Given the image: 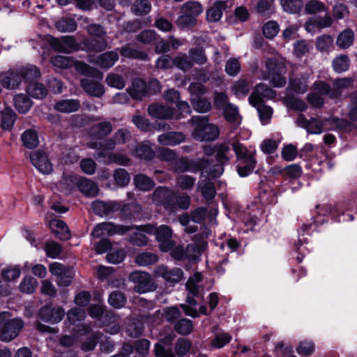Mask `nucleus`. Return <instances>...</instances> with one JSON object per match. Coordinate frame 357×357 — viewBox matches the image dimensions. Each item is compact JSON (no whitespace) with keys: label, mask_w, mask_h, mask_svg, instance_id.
<instances>
[{"label":"nucleus","mask_w":357,"mask_h":357,"mask_svg":"<svg viewBox=\"0 0 357 357\" xmlns=\"http://www.w3.org/2000/svg\"><path fill=\"white\" fill-rule=\"evenodd\" d=\"M24 146L27 149H33L39 144L37 132L31 129L26 130L21 137Z\"/></svg>","instance_id":"ea45409f"},{"label":"nucleus","mask_w":357,"mask_h":357,"mask_svg":"<svg viewBox=\"0 0 357 357\" xmlns=\"http://www.w3.org/2000/svg\"><path fill=\"white\" fill-rule=\"evenodd\" d=\"M185 135L181 132H167L158 136V142L163 146H174L184 142Z\"/></svg>","instance_id":"b1692460"},{"label":"nucleus","mask_w":357,"mask_h":357,"mask_svg":"<svg viewBox=\"0 0 357 357\" xmlns=\"http://www.w3.org/2000/svg\"><path fill=\"white\" fill-rule=\"evenodd\" d=\"M191 103L192 104L194 109L201 113L207 112L211 109V102L205 98H192L191 99Z\"/></svg>","instance_id":"4d7b16f0"},{"label":"nucleus","mask_w":357,"mask_h":357,"mask_svg":"<svg viewBox=\"0 0 357 357\" xmlns=\"http://www.w3.org/2000/svg\"><path fill=\"white\" fill-rule=\"evenodd\" d=\"M73 66L75 67V69L77 71V73H80L81 75L87 76V78L91 77L97 78L99 79H102V75L99 70L82 61L74 60V64Z\"/></svg>","instance_id":"c756f323"},{"label":"nucleus","mask_w":357,"mask_h":357,"mask_svg":"<svg viewBox=\"0 0 357 357\" xmlns=\"http://www.w3.org/2000/svg\"><path fill=\"white\" fill-rule=\"evenodd\" d=\"M279 30L278 22L273 20L267 22L262 28L264 36L269 39L273 38L278 34Z\"/></svg>","instance_id":"e2e57ef3"},{"label":"nucleus","mask_w":357,"mask_h":357,"mask_svg":"<svg viewBox=\"0 0 357 357\" xmlns=\"http://www.w3.org/2000/svg\"><path fill=\"white\" fill-rule=\"evenodd\" d=\"M136 188L142 191H150L155 186L154 181L149 176L139 174L134 177Z\"/></svg>","instance_id":"f704fd0d"},{"label":"nucleus","mask_w":357,"mask_h":357,"mask_svg":"<svg viewBox=\"0 0 357 357\" xmlns=\"http://www.w3.org/2000/svg\"><path fill=\"white\" fill-rule=\"evenodd\" d=\"M230 144L236 154L237 160L239 162L254 160V153L248 150V149L240 142V141L234 138L230 141Z\"/></svg>","instance_id":"4be33fe9"},{"label":"nucleus","mask_w":357,"mask_h":357,"mask_svg":"<svg viewBox=\"0 0 357 357\" xmlns=\"http://www.w3.org/2000/svg\"><path fill=\"white\" fill-rule=\"evenodd\" d=\"M143 324L139 321L130 320L126 326V332L130 337H137L142 335Z\"/></svg>","instance_id":"de8ad7c7"},{"label":"nucleus","mask_w":357,"mask_h":357,"mask_svg":"<svg viewBox=\"0 0 357 357\" xmlns=\"http://www.w3.org/2000/svg\"><path fill=\"white\" fill-rule=\"evenodd\" d=\"M113 176L116 183L121 187L127 185L130 180L129 174L124 169H116Z\"/></svg>","instance_id":"69168bd1"},{"label":"nucleus","mask_w":357,"mask_h":357,"mask_svg":"<svg viewBox=\"0 0 357 357\" xmlns=\"http://www.w3.org/2000/svg\"><path fill=\"white\" fill-rule=\"evenodd\" d=\"M296 124L303 128H305L309 133L311 134H320L323 131L324 125H328L319 120L318 118H311L310 120L307 119L303 114H299L296 120Z\"/></svg>","instance_id":"4468645a"},{"label":"nucleus","mask_w":357,"mask_h":357,"mask_svg":"<svg viewBox=\"0 0 357 357\" xmlns=\"http://www.w3.org/2000/svg\"><path fill=\"white\" fill-rule=\"evenodd\" d=\"M201 234H198L193 236L192 240L195 241L194 243L189 244L185 249L186 257L190 260H195L206 249L207 243L201 240Z\"/></svg>","instance_id":"dca6fc26"},{"label":"nucleus","mask_w":357,"mask_h":357,"mask_svg":"<svg viewBox=\"0 0 357 357\" xmlns=\"http://www.w3.org/2000/svg\"><path fill=\"white\" fill-rule=\"evenodd\" d=\"M189 57L192 61V66L197 64L203 66L208 61L204 49L202 47H195L190 48L188 52Z\"/></svg>","instance_id":"2f4dec72"},{"label":"nucleus","mask_w":357,"mask_h":357,"mask_svg":"<svg viewBox=\"0 0 357 357\" xmlns=\"http://www.w3.org/2000/svg\"><path fill=\"white\" fill-rule=\"evenodd\" d=\"M147 112L151 116L160 119H178L181 118L180 114H175L174 108L158 103L151 104L148 107Z\"/></svg>","instance_id":"9d476101"},{"label":"nucleus","mask_w":357,"mask_h":357,"mask_svg":"<svg viewBox=\"0 0 357 357\" xmlns=\"http://www.w3.org/2000/svg\"><path fill=\"white\" fill-rule=\"evenodd\" d=\"M193 323L191 320L183 318L174 324V329L181 335H188L192 332Z\"/></svg>","instance_id":"c03bdc74"},{"label":"nucleus","mask_w":357,"mask_h":357,"mask_svg":"<svg viewBox=\"0 0 357 357\" xmlns=\"http://www.w3.org/2000/svg\"><path fill=\"white\" fill-rule=\"evenodd\" d=\"M29 159L32 165L43 174H50L52 171V165L46 153L40 150L30 153Z\"/></svg>","instance_id":"ddd939ff"},{"label":"nucleus","mask_w":357,"mask_h":357,"mask_svg":"<svg viewBox=\"0 0 357 357\" xmlns=\"http://www.w3.org/2000/svg\"><path fill=\"white\" fill-rule=\"evenodd\" d=\"M229 142H222L216 144V154L215 159L218 162L217 164L211 165V167L207 170V174L211 178H216L220 176L224 172V165L229 162L230 160L229 153L230 147Z\"/></svg>","instance_id":"7ed1b4c3"},{"label":"nucleus","mask_w":357,"mask_h":357,"mask_svg":"<svg viewBox=\"0 0 357 357\" xmlns=\"http://www.w3.org/2000/svg\"><path fill=\"white\" fill-rule=\"evenodd\" d=\"M354 79L350 77L335 79L332 83L333 92L331 99L338 100L342 96V91L351 86Z\"/></svg>","instance_id":"5701e85b"},{"label":"nucleus","mask_w":357,"mask_h":357,"mask_svg":"<svg viewBox=\"0 0 357 357\" xmlns=\"http://www.w3.org/2000/svg\"><path fill=\"white\" fill-rule=\"evenodd\" d=\"M130 96L136 100H141L148 93L146 82L141 79H135L127 89Z\"/></svg>","instance_id":"bb28decb"},{"label":"nucleus","mask_w":357,"mask_h":357,"mask_svg":"<svg viewBox=\"0 0 357 357\" xmlns=\"http://www.w3.org/2000/svg\"><path fill=\"white\" fill-rule=\"evenodd\" d=\"M79 107V101L75 99L62 100L57 102L54 106L55 110L63 113H70L77 111Z\"/></svg>","instance_id":"7c9ffc66"},{"label":"nucleus","mask_w":357,"mask_h":357,"mask_svg":"<svg viewBox=\"0 0 357 357\" xmlns=\"http://www.w3.org/2000/svg\"><path fill=\"white\" fill-rule=\"evenodd\" d=\"M1 83L2 86L8 89H15L21 83L22 77L18 73V69L10 70L1 74Z\"/></svg>","instance_id":"a211bd4d"},{"label":"nucleus","mask_w":357,"mask_h":357,"mask_svg":"<svg viewBox=\"0 0 357 357\" xmlns=\"http://www.w3.org/2000/svg\"><path fill=\"white\" fill-rule=\"evenodd\" d=\"M349 66V59L347 55L341 54L333 61V67L335 72L342 73L346 71Z\"/></svg>","instance_id":"13d9d810"},{"label":"nucleus","mask_w":357,"mask_h":357,"mask_svg":"<svg viewBox=\"0 0 357 357\" xmlns=\"http://www.w3.org/2000/svg\"><path fill=\"white\" fill-rule=\"evenodd\" d=\"M16 114L9 109L5 108L1 112V126L3 129L10 130L15 121Z\"/></svg>","instance_id":"5fc2aeb1"},{"label":"nucleus","mask_w":357,"mask_h":357,"mask_svg":"<svg viewBox=\"0 0 357 357\" xmlns=\"http://www.w3.org/2000/svg\"><path fill=\"white\" fill-rule=\"evenodd\" d=\"M325 123H328L329 127L327 130H345L350 126V122L344 119L337 117H331L325 119Z\"/></svg>","instance_id":"6e6d98bb"},{"label":"nucleus","mask_w":357,"mask_h":357,"mask_svg":"<svg viewBox=\"0 0 357 357\" xmlns=\"http://www.w3.org/2000/svg\"><path fill=\"white\" fill-rule=\"evenodd\" d=\"M18 73L20 74L22 79H24L25 82H29V83L34 82V80L40 76L39 69L35 66L18 68Z\"/></svg>","instance_id":"72a5a7b5"},{"label":"nucleus","mask_w":357,"mask_h":357,"mask_svg":"<svg viewBox=\"0 0 357 357\" xmlns=\"http://www.w3.org/2000/svg\"><path fill=\"white\" fill-rule=\"evenodd\" d=\"M14 104L16 109L25 113L29 111L32 105V102L29 97L24 94H18L14 97Z\"/></svg>","instance_id":"a18cd8bd"},{"label":"nucleus","mask_w":357,"mask_h":357,"mask_svg":"<svg viewBox=\"0 0 357 357\" xmlns=\"http://www.w3.org/2000/svg\"><path fill=\"white\" fill-rule=\"evenodd\" d=\"M249 82L243 79H240L235 82L231 86V91L238 97L245 96L250 91Z\"/></svg>","instance_id":"8fccbe9b"},{"label":"nucleus","mask_w":357,"mask_h":357,"mask_svg":"<svg viewBox=\"0 0 357 357\" xmlns=\"http://www.w3.org/2000/svg\"><path fill=\"white\" fill-rule=\"evenodd\" d=\"M312 90L321 96H328L331 98L333 92L332 86L324 81L315 82L312 85Z\"/></svg>","instance_id":"680f3d73"},{"label":"nucleus","mask_w":357,"mask_h":357,"mask_svg":"<svg viewBox=\"0 0 357 357\" xmlns=\"http://www.w3.org/2000/svg\"><path fill=\"white\" fill-rule=\"evenodd\" d=\"M119 59V54L116 52H107L99 55L95 59H90L91 63H95L102 68H109L112 67Z\"/></svg>","instance_id":"393cba45"},{"label":"nucleus","mask_w":357,"mask_h":357,"mask_svg":"<svg viewBox=\"0 0 357 357\" xmlns=\"http://www.w3.org/2000/svg\"><path fill=\"white\" fill-rule=\"evenodd\" d=\"M51 63L56 67L66 69L73 66L74 59L69 56L56 55L52 57Z\"/></svg>","instance_id":"052dcab7"},{"label":"nucleus","mask_w":357,"mask_h":357,"mask_svg":"<svg viewBox=\"0 0 357 357\" xmlns=\"http://www.w3.org/2000/svg\"><path fill=\"white\" fill-rule=\"evenodd\" d=\"M57 30L61 32H72L77 29V22L69 17H63L55 23Z\"/></svg>","instance_id":"49530a36"},{"label":"nucleus","mask_w":357,"mask_h":357,"mask_svg":"<svg viewBox=\"0 0 357 357\" xmlns=\"http://www.w3.org/2000/svg\"><path fill=\"white\" fill-rule=\"evenodd\" d=\"M155 235L159 242V248L162 252H168L176 245V242L172 238V230L167 225H161L156 228Z\"/></svg>","instance_id":"1a4fd4ad"},{"label":"nucleus","mask_w":357,"mask_h":357,"mask_svg":"<svg viewBox=\"0 0 357 357\" xmlns=\"http://www.w3.org/2000/svg\"><path fill=\"white\" fill-rule=\"evenodd\" d=\"M113 130L112 124L109 121H101L92 126L89 130V135L96 139H102Z\"/></svg>","instance_id":"f3484780"},{"label":"nucleus","mask_w":357,"mask_h":357,"mask_svg":"<svg viewBox=\"0 0 357 357\" xmlns=\"http://www.w3.org/2000/svg\"><path fill=\"white\" fill-rule=\"evenodd\" d=\"M153 273L156 277H161L169 283L178 282L181 280L183 275V272L181 268H169L165 265H159L155 267Z\"/></svg>","instance_id":"9b49d317"},{"label":"nucleus","mask_w":357,"mask_h":357,"mask_svg":"<svg viewBox=\"0 0 357 357\" xmlns=\"http://www.w3.org/2000/svg\"><path fill=\"white\" fill-rule=\"evenodd\" d=\"M266 66L268 70L267 77L264 79H268L275 87H282L286 84V78L282 73L285 71L284 63L279 62L275 59H268L266 61Z\"/></svg>","instance_id":"423d86ee"},{"label":"nucleus","mask_w":357,"mask_h":357,"mask_svg":"<svg viewBox=\"0 0 357 357\" xmlns=\"http://www.w3.org/2000/svg\"><path fill=\"white\" fill-rule=\"evenodd\" d=\"M65 311L60 306H55L52 304L43 306L38 312L41 320L50 324H55L61 321L63 318Z\"/></svg>","instance_id":"6e6552de"},{"label":"nucleus","mask_w":357,"mask_h":357,"mask_svg":"<svg viewBox=\"0 0 357 357\" xmlns=\"http://www.w3.org/2000/svg\"><path fill=\"white\" fill-rule=\"evenodd\" d=\"M182 12L196 17L203 11L202 6L197 1H189L184 3L181 7Z\"/></svg>","instance_id":"864d4df0"},{"label":"nucleus","mask_w":357,"mask_h":357,"mask_svg":"<svg viewBox=\"0 0 357 357\" xmlns=\"http://www.w3.org/2000/svg\"><path fill=\"white\" fill-rule=\"evenodd\" d=\"M50 227L56 238L62 241L68 240L70 233L67 225L61 220H52L50 222Z\"/></svg>","instance_id":"cd10ccee"},{"label":"nucleus","mask_w":357,"mask_h":357,"mask_svg":"<svg viewBox=\"0 0 357 357\" xmlns=\"http://www.w3.org/2000/svg\"><path fill=\"white\" fill-rule=\"evenodd\" d=\"M196 178L192 176L182 174L176 178L177 186L182 190H190L195 184Z\"/></svg>","instance_id":"09e8293b"},{"label":"nucleus","mask_w":357,"mask_h":357,"mask_svg":"<svg viewBox=\"0 0 357 357\" xmlns=\"http://www.w3.org/2000/svg\"><path fill=\"white\" fill-rule=\"evenodd\" d=\"M24 324L21 319H10L8 312L0 313V340L10 342L15 339L23 328Z\"/></svg>","instance_id":"f03ea898"},{"label":"nucleus","mask_w":357,"mask_h":357,"mask_svg":"<svg viewBox=\"0 0 357 357\" xmlns=\"http://www.w3.org/2000/svg\"><path fill=\"white\" fill-rule=\"evenodd\" d=\"M191 121L195 126L192 137L197 140L214 141L219 137V128L217 126L209 123L206 116H193Z\"/></svg>","instance_id":"f257e3e1"},{"label":"nucleus","mask_w":357,"mask_h":357,"mask_svg":"<svg viewBox=\"0 0 357 357\" xmlns=\"http://www.w3.org/2000/svg\"><path fill=\"white\" fill-rule=\"evenodd\" d=\"M284 11L290 14L299 13L303 7V0H280Z\"/></svg>","instance_id":"4c0bfd02"},{"label":"nucleus","mask_w":357,"mask_h":357,"mask_svg":"<svg viewBox=\"0 0 357 357\" xmlns=\"http://www.w3.org/2000/svg\"><path fill=\"white\" fill-rule=\"evenodd\" d=\"M192 343L190 340L186 338H178L174 344V354L176 356L182 357L185 356L190 350Z\"/></svg>","instance_id":"37998d69"},{"label":"nucleus","mask_w":357,"mask_h":357,"mask_svg":"<svg viewBox=\"0 0 357 357\" xmlns=\"http://www.w3.org/2000/svg\"><path fill=\"white\" fill-rule=\"evenodd\" d=\"M38 285L37 280L31 276L25 277L22 281L20 289L22 292L31 294L33 293Z\"/></svg>","instance_id":"774afa93"},{"label":"nucleus","mask_w":357,"mask_h":357,"mask_svg":"<svg viewBox=\"0 0 357 357\" xmlns=\"http://www.w3.org/2000/svg\"><path fill=\"white\" fill-rule=\"evenodd\" d=\"M275 91L266 84L260 83L255 86L254 91L249 97V102L253 106L260 104L264 98L273 99L275 97Z\"/></svg>","instance_id":"f8f14e48"},{"label":"nucleus","mask_w":357,"mask_h":357,"mask_svg":"<svg viewBox=\"0 0 357 357\" xmlns=\"http://www.w3.org/2000/svg\"><path fill=\"white\" fill-rule=\"evenodd\" d=\"M26 91L33 98L41 99L47 94V89L41 83L34 82L29 84Z\"/></svg>","instance_id":"58836bf2"},{"label":"nucleus","mask_w":357,"mask_h":357,"mask_svg":"<svg viewBox=\"0 0 357 357\" xmlns=\"http://www.w3.org/2000/svg\"><path fill=\"white\" fill-rule=\"evenodd\" d=\"M188 172H197L200 170H207L211 167L213 160L208 158H198L197 160H188Z\"/></svg>","instance_id":"473e14b6"},{"label":"nucleus","mask_w":357,"mask_h":357,"mask_svg":"<svg viewBox=\"0 0 357 357\" xmlns=\"http://www.w3.org/2000/svg\"><path fill=\"white\" fill-rule=\"evenodd\" d=\"M176 193L168 187H158L152 194V200L157 205L164 207L169 213L176 211Z\"/></svg>","instance_id":"20e7f679"},{"label":"nucleus","mask_w":357,"mask_h":357,"mask_svg":"<svg viewBox=\"0 0 357 357\" xmlns=\"http://www.w3.org/2000/svg\"><path fill=\"white\" fill-rule=\"evenodd\" d=\"M227 7V1H216L211 7L206 10V20L209 22H218L222 16V12Z\"/></svg>","instance_id":"aec40b11"},{"label":"nucleus","mask_w":357,"mask_h":357,"mask_svg":"<svg viewBox=\"0 0 357 357\" xmlns=\"http://www.w3.org/2000/svg\"><path fill=\"white\" fill-rule=\"evenodd\" d=\"M310 75L304 73L299 77H291L288 88L296 93H304L308 89V79Z\"/></svg>","instance_id":"412c9836"},{"label":"nucleus","mask_w":357,"mask_h":357,"mask_svg":"<svg viewBox=\"0 0 357 357\" xmlns=\"http://www.w3.org/2000/svg\"><path fill=\"white\" fill-rule=\"evenodd\" d=\"M128 280L135 284L133 290L139 294L153 291L157 288L151 275L145 271H132L129 274Z\"/></svg>","instance_id":"39448f33"},{"label":"nucleus","mask_w":357,"mask_h":357,"mask_svg":"<svg viewBox=\"0 0 357 357\" xmlns=\"http://www.w3.org/2000/svg\"><path fill=\"white\" fill-rule=\"evenodd\" d=\"M82 45L83 49L87 52H100L107 49L108 43L105 38H86Z\"/></svg>","instance_id":"a878e982"},{"label":"nucleus","mask_w":357,"mask_h":357,"mask_svg":"<svg viewBox=\"0 0 357 357\" xmlns=\"http://www.w3.org/2000/svg\"><path fill=\"white\" fill-rule=\"evenodd\" d=\"M137 111L132 118V122L137 126V128L143 132H148L151 130L152 124L149 120L145 116H141Z\"/></svg>","instance_id":"bf43d9fd"},{"label":"nucleus","mask_w":357,"mask_h":357,"mask_svg":"<svg viewBox=\"0 0 357 357\" xmlns=\"http://www.w3.org/2000/svg\"><path fill=\"white\" fill-rule=\"evenodd\" d=\"M158 261V256L153 252H144L137 255L135 257V262L141 266H150Z\"/></svg>","instance_id":"79ce46f5"},{"label":"nucleus","mask_w":357,"mask_h":357,"mask_svg":"<svg viewBox=\"0 0 357 357\" xmlns=\"http://www.w3.org/2000/svg\"><path fill=\"white\" fill-rule=\"evenodd\" d=\"M77 186L80 192L88 197H95L99 192L97 184L87 178L82 177L79 178Z\"/></svg>","instance_id":"c85d7f7f"},{"label":"nucleus","mask_w":357,"mask_h":357,"mask_svg":"<svg viewBox=\"0 0 357 357\" xmlns=\"http://www.w3.org/2000/svg\"><path fill=\"white\" fill-rule=\"evenodd\" d=\"M91 207L93 212L100 215H107L119 208V205L113 202H104L100 200H96L91 203Z\"/></svg>","instance_id":"6ab92c4d"},{"label":"nucleus","mask_w":357,"mask_h":357,"mask_svg":"<svg viewBox=\"0 0 357 357\" xmlns=\"http://www.w3.org/2000/svg\"><path fill=\"white\" fill-rule=\"evenodd\" d=\"M119 52L122 56L130 59L139 60H146L148 59V55L146 52L132 48L128 45L121 47Z\"/></svg>","instance_id":"a19ab883"},{"label":"nucleus","mask_w":357,"mask_h":357,"mask_svg":"<svg viewBox=\"0 0 357 357\" xmlns=\"http://www.w3.org/2000/svg\"><path fill=\"white\" fill-rule=\"evenodd\" d=\"M80 85L83 90L91 96L100 98L105 93L103 84L94 79L90 78L81 79Z\"/></svg>","instance_id":"2eb2a0df"},{"label":"nucleus","mask_w":357,"mask_h":357,"mask_svg":"<svg viewBox=\"0 0 357 357\" xmlns=\"http://www.w3.org/2000/svg\"><path fill=\"white\" fill-rule=\"evenodd\" d=\"M174 66L183 71H186L192 68V61L185 54L178 55L174 59Z\"/></svg>","instance_id":"0e129e2a"},{"label":"nucleus","mask_w":357,"mask_h":357,"mask_svg":"<svg viewBox=\"0 0 357 357\" xmlns=\"http://www.w3.org/2000/svg\"><path fill=\"white\" fill-rule=\"evenodd\" d=\"M198 188L206 200H211L216 195L214 183L208 178L200 181L198 184Z\"/></svg>","instance_id":"c9c22d12"},{"label":"nucleus","mask_w":357,"mask_h":357,"mask_svg":"<svg viewBox=\"0 0 357 357\" xmlns=\"http://www.w3.org/2000/svg\"><path fill=\"white\" fill-rule=\"evenodd\" d=\"M354 40V33L351 29H347L342 31L337 38V45L342 49L349 47Z\"/></svg>","instance_id":"e433bc0d"},{"label":"nucleus","mask_w":357,"mask_h":357,"mask_svg":"<svg viewBox=\"0 0 357 357\" xmlns=\"http://www.w3.org/2000/svg\"><path fill=\"white\" fill-rule=\"evenodd\" d=\"M132 227L121 225H114L112 222H102L97 225L93 229L91 236L94 238H100L105 234L112 236L115 234H124L130 231Z\"/></svg>","instance_id":"0eeeda50"},{"label":"nucleus","mask_w":357,"mask_h":357,"mask_svg":"<svg viewBox=\"0 0 357 357\" xmlns=\"http://www.w3.org/2000/svg\"><path fill=\"white\" fill-rule=\"evenodd\" d=\"M151 8L147 0H137L132 5L131 10L136 15H144L150 12Z\"/></svg>","instance_id":"603ef678"},{"label":"nucleus","mask_w":357,"mask_h":357,"mask_svg":"<svg viewBox=\"0 0 357 357\" xmlns=\"http://www.w3.org/2000/svg\"><path fill=\"white\" fill-rule=\"evenodd\" d=\"M126 301L125 294L119 291H112L108 298V303L114 308L123 307L126 303Z\"/></svg>","instance_id":"3c124183"},{"label":"nucleus","mask_w":357,"mask_h":357,"mask_svg":"<svg viewBox=\"0 0 357 357\" xmlns=\"http://www.w3.org/2000/svg\"><path fill=\"white\" fill-rule=\"evenodd\" d=\"M241 66L240 61L236 58H230L226 61L225 72L229 76H236L241 71Z\"/></svg>","instance_id":"338daca9"}]
</instances>
